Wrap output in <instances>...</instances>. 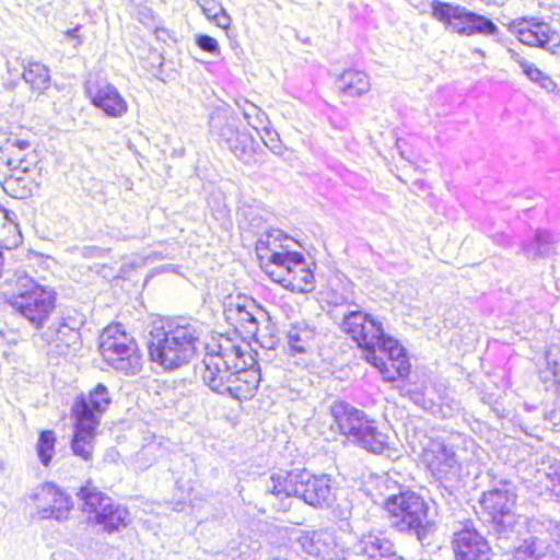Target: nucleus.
Listing matches in <instances>:
<instances>
[{
    "label": "nucleus",
    "instance_id": "obj_1",
    "mask_svg": "<svg viewBox=\"0 0 560 560\" xmlns=\"http://www.w3.org/2000/svg\"><path fill=\"white\" fill-rule=\"evenodd\" d=\"M199 338V329L187 319L167 320L151 332L149 354L165 370H176L195 358Z\"/></svg>",
    "mask_w": 560,
    "mask_h": 560
},
{
    "label": "nucleus",
    "instance_id": "obj_2",
    "mask_svg": "<svg viewBox=\"0 0 560 560\" xmlns=\"http://www.w3.org/2000/svg\"><path fill=\"white\" fill-rule=\"evenodd\" d=\"M265 493L280 500L295 497L316 509L331 506L336 498L335 480L330 475H313L306 469L272 474L266 481Z\"/></svg>",
    "mask_w": 560,
    "mask_h": 560
},
{
    "label": "nucleus",
    "instance_id": "obj_3",
    "mask_svg": "<svg viewBox=\"0 0 560 560\" xmlns=\"http://www.w3.org/2000/svg\"><path fill=\"white\" fill-rule=\"evenodd\" d=\"M388 513L389 526L396 532L416 537L421 544H429L435 532V524L429 518V506L415 491H400L384 501Z\"/></svg>",
    "mask_w": 560,
    "mask_h": 560
},
{
    "label": "nucleus",
    "instance_id": "obj_4",
    "mask_svg": "<svg viewBox=\"0 0 560 560\" xmlns=\"http://www.w3.org/2000/svg\"><path fill=\"white\" fill-rule=\"evenodd\" d=\"M7 282L13 287L9 304L33 327L42 328L55 310V290L37 283L24 271H16Z\"/></svg>",
    "mask_w": 560,
    "mask_h": 560
},
{
    "label": "nucleus",
    "instance_id": "obj_5",
    "mask_svg": "<svg viewBox=\"0 0 560 560\" xmlns=\"http://www.w3.org/2000/svg\"><path fill=\"white\" fill-rule=\"evenodd\" d=\"M480 504L498 540L517 538L522 523L515 512L516 493L511 483L501 482L498 487L483 492Z\"/></svg>",
    "mask_w": 560,
    "mask_h": 560
},
{
    "label": "nucleus",
    "instance_id": "obj_6",
    "mask_svg": "<svg viewBox=\"0 0 560 560\" xmlns=\"http://www.w3.org/2000/svg\"><path fill=\"white\" fill-rule=\"evenodd\" d=\"M431 16L442 23L446 30L460 36L475 34L498 37L499 27L487 16L468 10L466 7L432 0L430 2Z\"/></svg>",
    "mask_w": 560,
    "mask_h": 560
},
{
    "label": "nucleus",
    "instance_id": "obj_7",
    "mask_svg": "<svg viewBox=\"0 0 560 560\" xmlns=\"http://www.w3.org/2000/svg\"><path fill=\"white\" fill-rule=\"evenodd\" d=\"M206 350L202 360V381L211 390L222 395L226 390L234 369L237 368V362L245 357V353L231 340H225L224 343L207 345Z\"/></svg>",
    "mask_w": 560,
    "mask_h": 560
},
{
    "label": "nucleus",
    "instance_id": "obj_8",
    "mask_svg": "<svg viewBox=\"0 0 560 560\" xmlns=\"http://www.w3.org/2000/svg\"><path fill=\"white\" fill-rule=\"evenodd\" d=\"M100 351L108 365L125 374L135 375L141 370V355L132 337L119 326L107 327L101 335Z\"/></svg>",
    "mask_w": 560,
    "mask_h": 560
},
{
    "label": "nucleus",
    "instance_id": "obj_9",
    "mask_svg": "<svg viewBox=\"0 0 560 560\" xmlns=\"http://www.w3.org/2000/svg\"><path fill=\"white\" fill-rule=\"evenodd\" d=\"M340 328L364 350L368 362L378 364L376 346L385 335L380 320L361 310H351L342 315Z\"/></svg>",
    "mask_w": 560,
    "mask_h": 560
},
{
    "label": "nucleus",
    "instance_id": "obj_10",
    "mask_svg": "<svg viewBox=\"0 0 560 560\" xmlns=\"http://www.w3.org/2000/svg\"><path fill=\"white\" fill-rule=\"evenodd\" d=\"M510 31L527 46L552 51L558 46L559 36L551 26L536 16H524L512 21Z\"/></svg>",
    "mask_w": 560,
    "mask_h": 560
},
{
    "label": "nucleus",
    "instance_id": "obj_11",
    "mask_svg": "<svg viewBox=\"0 0 560 560\" xmlns=\"http://www.w3.org/2000/svg\"><path fill=\"white\" fill-rule=\"evenodd\" d=\"M452 548L456 560H492L495 555L488 539L471 524L454 533Z\"/></svg>",
    "mask_w": 560,
    "mask_h": 560
},
{
    "label": "nucleus",
    "instance_id": "obj_12",
    "mask_svg": "<svg viewBox=\"0 0 560 560\" xmlns=\"http://www.w3.org/2000/svg\"><path fill=\"white\" fill-rule=\"evenodd\" d=\"M296 542L311 560H347L346 552L328 530L302 532Z\"/></svg>",
    "mask_w": 560,
    "mask_h": 560
},
{
    "label": "nucleus",
    "instance_id": "obj_13",
    "mask_svg": "<svg viewBox=\"0 0 560 560\" xmlns=\"http://www.w3.org/2000/svg\"><path fill=\"white\" fill-rule=\"evenodd\" d=\"M422 459L438 479L451 480L458 475L457 456L452 447L446 446L442 441H430L423 448Z\"/></svg>",
    "mask_w": 560,
    "mask_h": 560
},
{
    "label": "nucleus",
    "instance_id": "obj_14",
    "mask_svg": "<svg viewBox=\"0 0 560 560\" xmlns=\"http://www.w3.org/2000/svg\"><path fill=\"white\" fill-rule=\"evenodd\" d=\"M376 349L388 355L389 363L377 357V363L373 364L378 369L383 378L387 382H395L399 377H406L410 371V364L405 348L395 338L384 335L380 339Z\"/></svg>",
    "mask_w": 560,
    "mask_h": 560
},
{
    "label": "nucleus",
    "instance_id": "obj_15",
    "mask_svg": "<svg viewBox=\"0 0 560 560\" xmlns=\"http://www.w3.org/2000/svg\"><path fill=\"white\" fill-rule=\"evenodd\" d=\"M75 319H61L60 323L49 326L39 338L48 347L50 355H67L80 340L79 325Z\"/></svg>",
    "mask_w": 560,
    "mask_h": 560
},
{
    "label": "nucleus",
    "instance_id": "obj_16",
    "mask_svg": "<svg viewBox=\"0 0 560 560\" xmlns=\"http://www.w3.org/2000/svg\"><path fill=\"white\" fill-rule=\"evenodd\" d=\"M34 499L39 502L38 514L42 518L67 520L73 506L71 498L51 482L43 485Z\"/></svg>",
    "mask_w": 560,
    "mask_h": 560
},
{
    "label": "nucleus",
    "instance_id": "obj_17",
    "mask_svg": "<svg viewBox=\"0 0 560 560\" xmlns=\"http://www.w3.org/2000/svg\"><path fill=\"white\" fill-rule=\"evenodd\" d=\"M112 398L107 387L98 383L88 395L78 396L72 406L74 419H84L100 424L102 415L107 410Z\"/></svg>",
    "mask_w": 560,
    "mask_h": 560
},
{
    "label": "nucleus",
    "instance_id": "obj_18",
    "mask_svg": "<svg viewBox=\"0 0 560 560\" xmlns=\"http://www.w3.org/2000/svg\"><path fill=\"white\" fill-rule=\"evenodd\" d=\"M330 413L340 433L352 442L369 428L370 419L366 415L346 401H334L330 406Z\"/></svg>",
    "mask_w": 560,
    "mask_h": 560
},
{
    "label": "nucleus",
    "instance_id": "obj_19",
    "mask_svg": "<svg viewBox=\"0 0 560 560\" xmlns=\"http://www.w3.org/2000/svg\"><path fill=\"white\" fill-rule=\"evenodd\" d=\"M228 320H235L248 337L258 332L261 319H268L267 312L253 299H243V303H230L224 311Z\"/></svg>",
    "mask_w": 560,
    "mask_h": 560
},
{
    "label": "nucleus",
    "instance_id": "obj_20",
    "mask_svg": "<svg viewBox=\"0 0 560 560\" xmlns=\"http://www.w3.org/2000/svg\"><path fill=\"white\" fill-rule=\"evenodd\" d=\"M352 550L365 560H402L393 541L382 533L369 532L361 535L353 544Z\"/></svg>",
    "mask_w": 560,
    "mask_h": 560
},
{
    "label": "nucleus",
    "instance_id": "obj_21",
    "mask_svg": "<svg viewBox=\"0 0 560 560\" xmlns=\"http://www.w3.org/2000/svg\"><path fill=\"white\" fill-rule=\"evenodd\" d=\"M260 381V372L254 364L247 368V363L242 357L234 369L232 377L223 395L243 400L254 396Z\"/></svg>",
    "mask_w": 560,
    "mask_h": 560
},
{
    "label": "nucleus",
    "instance_id": "obj_22",
    "mask_svg": "<svg viewBox=\"0 0 560 560\" xmlns=\"http://www.w3.org/2000/svg\"><path fill=\"white\" fill-rule=\"evenodd\" d=\"M293 264L285 275H277L275 270L268 271L269 277L275 281L296 292H311L314 289V275L306 267L304 256L294 253Z\"/></svg>",
    "mask_w": 560,
    "mask_h": 560
},
{
    "label": "nucleus",
    "instance_id": "obj_23",
    "mask_svg": "<svg viewBox=\"0 0 560 560\" xmlns=\"http://www.w3.org/2000/svg\"><path fill=\"white\" fill-rule=\"evenodd\" d=\"M91 103L106 116L120 118L128 112V104L119 91L112 84L100 85L86 90Z\"/></svg>",
    "mask_w": 560,
    "mask_h": 560
},
{
    "label": "nucleus",
    "instance_id": "obj_24",
    "mask_svg": "<svg viewBox=\"0 0 560 560\" xmlns=\"http://www.w3.org/2000/svg\"><path fill=\"white\" fill-rule=\"evenodd\" d=\"M210 133L217 138V141L222 144H228L232 139L241 135L238 128V119L236 115L225 108L215 109L211 113L209 118Z\"/></svg>",
    "mask_w": 560,
    "mask_h": 560
},
{
    "label": "nucleus",
    "instance_id": "obj_25",
    "mask_svg": "<svg viewBox=\"0 0 560 560\" xmlns=\"http://www.w3.org/2000/svg\"><path fill=\"white\" fill-rule=\"evenodd\" d=\"M210 133L217 138V141L222 144H228L232 139L241 135L238 128V119L236 115L225 108L215 109L211 113L209 118Z\"/></svg>",
    "mask_w": 560,
    "mask_h": 560
},
{
    "label": "nucleus",
    "instance_id": "obj_26",
    "mask_svg": "<svg viewBox=\"0 0 560 560\" xmlns=\"http://www.w3.org/2000/svg\"><path fill=\"white\" fill-rule=\"evenodd\" d=\"M210 133L217 138V141L222 144H228L232 139L241 135L238 128V119L236 115L225 108L215 109L211 113L209 118Z\"/></svg>",
    "mask_w": 560,
    "mask_h": 560
},
{
    "label": "nucleus",
    "instance_id": "obj_27",
    "mask_svg": "<svg viewBox=\"0 0 560 560\" xmlns=\"http://www.w3.org/2000/svg\"><path fill=\"white\" fill-rule=\"evenodd\" d=\"M74 434L71 441V450L75 456L85 462L93 458L95 432L100 424L84 419H74Z\"/></svg>",
    "mask_w": 560,
    "mask_h": 560
},
{
    "label": "nucleus",
    "instance_id": "obj_28",
    "mask_svg": "<svg viewBox=\"0 0 560 560\" xmlns=\"http://www.w3.org/2000/svg\"><path fill=\"white\" fill-rule=\"evenodd\" d=\"M316 338L315 326L301 320L290 325L287 331V343L290 354L306 353Z\"/></svg>",
    "mask_w": 560,
    "mask_h": 560
},
{
    "label": "nucleus",
    "instance_id": "obj_29",
    "mask_svg": "<svg viewBox=\"0 0 560 560\" xmlns=\"http://www.w3.org/2000/svg\"><path fill=\"white\" fill-rule=\"evenodd\" d=\"M128 515L126 508L115 504L110 499L109 504L98 510L94 520L97 524L103 525L105 532L113 533L128 525Z\"/></svg>",
    "mask_w": 560,
    "mask_h": 560
},
{
    "label": "nucleus",
    "instance_id": "obj_30",
    "mask_svg": "<svg viewBox=\"0 0 560 560\" xmlns=\"http://www.w3.org/2000/svg\"><path fill=\"white\" fill-rule=\"evenodd\" d=\"M508 52L510 58L518 65L522 72L532 82L536 83L541 89H545L547 92H553L556 90L557 84L553 82V80L548 74L538 69L535 63L525 59L514 49H509Z\"/></svg>",
    "mask_w": 560,
    "mask_h": 560
},
{
    "label": "nucleus",
    "instance_id": "obj_31",
    "mask_svg": "<svg viewBox=\"0 0 560 560\" xmlns=\"http://www.w3.org/2000/svg\"><path fill=\"white\" fill-rule=\"evenodd\" d=\"M337 86L349 96H361L370 91L371 84L366 73L350 69L338 78Z\"/></svg>",
    "mask_w": 560,
    "mask_h": 560
},
{
    "label": "nucleus",
    "instance_id": "obj_32",
    "mask_svg": "<svg viewBox=\"0 0 560 560\" xmlns=\"http://www.w3.org/2000/svg\"><path fill=\"white\" fill-rule=\"evenodd\" d=\"M226 147L244 164H252L255 161V153L259 143L250 132L242 130L241 135L235 136Z\"/></svg>",
    "mask_w": 560,
    "mask_h": 560
},
{
    "label": "nucleus",
    "instance_id": "obj_33",
    "mask_svg": "<svg viewBox=\"0 0 560 560\" xmlns=\"http://www.w3.org/2000/svg\"><path fill=\"white\" fill-rule=\"evenodd\" d=\"M522 527H520L518 536L515 539H501L500 542H511L508 546H501L506 552L512 555V560H528L534 559L536 556V537L527 534L522 538Z\"/></svg>",
    "mask_w": 560,
    "mask_h": 560
},
{
    "label": "nucleus",
    "instance_id": "obj_34",
    "mask_svg": "<svg viewBox=\"0 0 560 560\" xmlns=\"http://www.w3.org/2000/svg\"><path fill=\"white\" fill-rule=\"evenodd\" d=\"M353 443L375 454L388 447L387 436L377 430L372 420L369 422V428L362 431Z\"/></svg>",
    "mask_w": 560,
    "mask_h": 560
},
{
    "label": "nucleus",
    "instance_id": "obj_35",
    "mask_svg": "<svg viewBox=\"0 0 560 560\" xmlns=\"http://www.w3.org/2000/svg\"><path fill=\"white\" fill-rule=\"evenodd\" d=\"M77 495L82 501V510L89 514H98V510L109 504L110 498L105 493L98 491L90 483L80 489Z\"/></svg>",
    "mask_w": 560,
    "mask_h": 560
},
{
    "label": "nucleus",
    "instance_id": "obj_36",
    "mask_svg": "<svg viewBox=\"0 0 560 560\" xmlns=\"http://www.w3.org/2000/svg\"><path fill=\"white\" fill-rule=\"evenodd\" d=\"M3 190L16 199H26L32 196L34 186H37L32 175L25 177L4 176L1 183Z\"/></svg>",
    "mask_w": 560,
    "mask_h": 560
},
{
    "label": "nucleus",
    "instance_id": "obj_37",
    "mask_svg": "<svg viewBox=\"0 0 560 560\" xmlns=\"http://www.w3.org/2000/svg\"><path fill=\"white\" fill-rule=\"evenodd\" d=\"M24 81L31 84L33 90L43 91L49 86V69L37 61L28 62L22 73Z\"/></svg>",
    "mask_w": 560,
    "mask_h": 560
},
{
    "label": "nucleus",
    "instance_id": "obj_38",
    "mask_svg": "<svg viewBox=\"0 0 560 560\" xmlns=\"http://www.w3.org/2000/svg\"><path fill=\"white\" fill-rule=\"evenodd\" d=\"M38 163L39 159L36 151L28 150L24 154L12 152V156L7 161V166H18V173L22 172L25 173V175H32L37 168Z\"/></svg>",
    "mask_w": 560,
    "mask_h": 560
},
{
    "label": "nucleus",
    "instance_id": "obj_39",
    "mask_svg": "<svg viewBox=\"0 0 560 560\" xmlns=\"http://www.w3.org/2000/svg\"><path fill=\"white\" fill-rule=\"evenodd\" d=\"M295 252H277V249H271V254L268 257V264H266L265 270L268 271L275 270L277 275H285L293 264V255Z\"/></svg>",
    "mask_w": 560,
    "mask_h": 560
},
{
    "label": "nucleus",
    "instance_id": "obj_40",
    "mask_svg": "<svg viewBox=\"0 0 560 560\" xmlns=\"http://www.w3.org/2000/svg\"><path fill=\"white\" fill-rule=\"evenodd\" d=\"M535 241L537 244L536 249H532L529 245H523V252L528 258H538L546 256L550 253L553 238L552 235L547 231H537L535 234Z\"/></svg>",
    "mask_w": 560,
    "mask_h": 560
},
{
    "label": "nucleus",
    "instance_id": "obj_41",
    "mask_svg": "<svg viewBox=\"0 0 560 560\" xmlns=\"http://www.w3.org/2000/svg\"><path fill=\"white\" fill-rule=\"evenodd\" d=\"M56 436L54 431H42L37 442V453L40 463L48 466L55 454Z\"/></svg>",
    "mask_w": 560,
    "mask_h": 560
},
{
    "label": "nucleus",
    "instance_id": "obj_42",
    "mask_svg": "<svg viewBox=\"0 0 560 560\" xmlns=\"http://www.w3.org/2000/svg\"><path fill=\"white\" fill-rule=\"evenodd\" d=\"M237 105L242 109V113L248 125H250L256 130H258L259 127H264L267 115L258 106L247 100H244L243 104L237 102Z\"/></svg>",
    "mask_w": 560,
    "mask_h": 560
},
{
    "label": "nucleus",
    "instance_id": "obj_43",
    "mask_svg": "<svg viewBox=\"0 0 560 560\" xmlns=\"http://www.w3.org/2000/svg\"><path fill=\"white\" fill-rule=\"evenodd\" d=\"M161 455H162V450L160 447V444L154 443V442L153 443H149V444L144 445L137 453V463H139L141 468H148Z\"/></svg>",
    "mask_w": 560,
    "mask_h": 560
},
{
    "label": "nucleus",
    "instance_id": "obj_44",
    "mask_svg": "<svg viewBox=\"0 0 560 560\" xmlns=\"http://www.w3.org/2000/svg\"><path fill=\"white\" fill-rule=\"evenodd\" d=\"M0 143L5 145V149L12 152L22 154L23 151H28L32 147L31 142L26 139L19 137L13 133H2L0 135Z\"/></svg>",
    "mask_w": 560,
    "mask_h": 560
},
{
    "label": "nucleus",
    "instance_id": "obj_45",
    "mask_svg": "<svg viewBox=\"0 0 560 560\" xmlns=\"http://www.w3.org/2000/svg\"><path fill=\"white\" fill-rule=\"evenodd\" d=\"M133 14L136 19L148 28L155 26V24L160 21L154 11L145 4L136 5Z\"/></svg>",
    "mask_w": 560,
    "mask_h": 560
},
{
    "label": "nucleus",
    "instance_id": "obj_46",
    "mask_svg": "<svg viewBox=\"0 0 560 560\" xmlns=\"http://www.w3.org/2000/svg\"><path fill=\"white\" fill-rule=\"evenodd\" d=\"M545 487L560 502V467L555 468L552 472L546 474Z\"/></svg>",
    "mask_w": 560,
    "mask_h": 560
},
{
    "label": "nucleus",
    "instance_id": "obj_47",
    "mask_svg": "<svg viewBox=\"0 0 560 560\" xmlns=\"http://www.w3.org/2000/svg\"><path fill=\"white\" fill-rule=\"evenodd\" d=\"M242 215L248 221L252 228H260L265 221L258 207H244L242 209Z\"/></svg>",
    "mask_w": 560,
    "mask_h": 560
},
{
    "label": "nucleus",
    "instance_id": "obj_48",
    "mask_svg": "<svg viewBox=\"0 0 560 560\" xmlns=\"http://www.w3.org/2000/svg\"><path fill=\"white\" fill-rule=\"evenodd\" d=\"M196 43L202 50L207 52L218 54L220 51L218 40L209 35L197 36Z\"/></svg>",
    "mask_w": 560,
    "mask_h": 560
},
{
    "label": "nucleus",
    "instance_id": "obj_49",
    "mask_svg": "<svg viewBox=\"0 0 560 560\" xmlns=\"http://www.w3.org/2000/svg\"><path fill=\"white\" fill-rule=\"evenodd\" d=\"M352 511V504L348 500H345L343 502L338 503L334 508V514L336 517H338L341 521H348L351 516Z\"/></svg>",
    "mask_w": 560,
    "mask_h": 560
},
{
    "label": "nucleus",
    "instance_id": "obj_50",
    "mask_svg": "<svg viewBox=\"0 0 560 560\" xmlns=\"http://www.w3.org/2000/svg\"><path fill=\"white\" fill-rule=\"evenodd\" d=\"M207 18L210 20H213L215 22V24L222 28H226L230 26L231 19L225 13L223 8H219L218 12L213 13V15H210L209 13H207Z\"/></svg>",
    "mask_w": 560,
    "mask_h": 560
},
{
    "label": "nucleus",
    "instance_id": "obj_51",
    "mask_svg": "<svg viewBox=\"0 0 560 560\" xmlns=\"http://www.w3.org/2000/svg\"><path fill=\"white\" fill-rule=\"evenodd\" d=\"M267 233L269 234L271 244H272L275 249H277V247H281V248H285L287 249L289 247L288 245H283L281 243L282 241L289 240V237L282 231H280V230H270Z\"/></svg>",
    "mask_w": 560,
    "mask_h": 560
},
{
    "label": "nucleus",
    "instance_id": "obj_52",
    "mask_svg": "<svg viewBox=\"0 0 560 560\" xmlns=\"http://www.w3.org/2000/svg\"><path fill=\"white\" fill-rule=\"evenodd\" d=\"M151 28L153 30V33L158 40L163 43H167L168 39L174 40V34L170 30L160 25V21L155 24V26H152Z\"/></svg>",
    "mask_w": 560,
    "mask_h": 560
},
{
    "label": "nucleus",
    "instance_id": "obj_53",
    "mask_svg": "<svg viewBox=\"0 0 560 560\" xmlns=\"http://www.w3.org/2000/svg\"><path fill=\"white\" fill-rule=\"evenodd\" d=\"M271 249H275L272 244H271V241H270V237H269V234L266 233L265 235H262L261 237H259L256 242V252L259 256H261V253L264 250H270Z\"/></svg>",
    "mask_w": 560,
    "mask_h": 560
},
{
    "label": "nucleus",
    "instance_id": "obj_54",
    "mask_svg": "<svg viewBox=\"0 0 560 560\" xmlns=\"http://www.w3.org/2000/svg\"><path fill=\"white\" fill-rule=\"evenodd\" d=\"M547 359L555 364L556 371L560 372V348L553 347L548 351Z\"/></svg>",
    "mask_w": 560,
    "mask_h": 560
},
{
    "label": "nucleus",
    "instance_id": "obj_55",
    "mask_svg": "<svg viewBox=\"0 0 560 560\" xmlns=\"http://www.w3.org/2000/svg\"><path fill=\"white\" fill-rule=\"evenodd\" d=\"M103 253V249L100 247H83L82 255L84 257H100Z\"/></svg>",
    "mask_w": 560,
    "mask_h": 560
},
{
    "label": "nucleus",
    "instance_id": "obj_56",
    "mask_svg": "<svg viewBox=\"0 0 560 560\" xmlns=\"http://www.w3.org/2000/svg\"><path fill=\"white\" fill-rule=\"evenodd\" d=\"M265 144L276 154L281 153V145L279 143V140H275L273 138L270 139V143L265 141Z\"/></svg>",
    "mask_w": 560,
    "mask_h": 560
},
{
    "label": "nucleus",
    "instance_id": "obj_57",
    "mask_svg": "<svg viewBox=\"0 0 560 560\" xmlns=\"http://www.w3.org/2000/svg\"><path fill=\"white\" fill-rule=\"evenodd\" d=\"M79 28H80V27L78 26V27H74V28L68 30V31L66 32V35H67L68 37H71V38H75V39H77V44L74 45V47H77V46H79V45H81V44H82L81 39H80V38H79V36H78V31H79Z\"/></svg>",
    "mask_w": 560,
    "mask_h": 560
},
{
    "label": "nucleus",
    "instance_id": "obj_58",
    "mask_svg": "<svg viewBox=\"0 0 560 560\" xmlns=\"http://www.w3.org/2000/svg\"><path fill=\"white\" fill-rule=\"evenodd\" d=\"M533 560H559L553 553H544L535 557Z\"/></svg>",
    "mask_w": 560,
    "mask_h": 560
},
{
    "label": "nucleus",
    "instance_id": "obj_59",
    "mask_svg": "<svg viewBox=\"0 0 560 560\" xmlns=\"http://www.w3.org/2000/svg\"><path fill=\"white\" fill-rule=\"evenodd\" d=\"M10 170V174L7 176H14V177H25V173L19 172L18 173V166H8Z\"/></svg>",
    "mask_w": 560,
    "mask_h": 560
},
{
    "label": "nucleus",
    "instance_id": "obj_60",
    "mask_svg": "<svg viewBox=\"0 0 560 560\" xmlns=\"http://www.w3.org/2000/svg\"><path fill=\"white\" fill-rule=\"evenodd\" d=\"M4 212L7 213V215L2 214V215L0 217V221H2V220H7V221H10V222H13V218H12V215H13V217H15V213H14V212H11V211H8L7 209H4Z\"/></svg>",
    "mask_w": 560,
    "mask_h": 560
},
{
    "label": "nucleus",
    "instance_id": "obj_61",
    "mask_svg": "<svg viewBox=\"0 0 560 560\" xmlns=\"http://www.w3.org/2000/svg\"><path fill=\"white\" fill-rule=\"evenodd\" d=\"M202 9H203V12H205L206 15H207V13H209L210 15H213V13L217 12L215 11V9H217L215 7L214 8H206V7H203Z\"/></svg>",
    "mask_w": 560,
    "mask_h": 560
},
{
    "label": "nucleus",
    "instance_id": "obj_62",
    "mask_svg": "<svg viewBox=\"0 0 560 560\" xmlns=\"http://www.w3.org/2000/svg\"><path fill=\"white\" fill-rule=\"evenodd\" d=\"M525 245H529L532 247V249H536L537 248V244H536L535 240L533 242H530V243H526Z\"/></svg>",
    "mask_w": 560,
    "mask_h": 560
},
{
    "label": "nucleus",
    "instance_id": "obj_63",
    "mask_svg": "<svg viewBox=\"0 0 560 560\" xmlns=\"http://www.w3.org/2000/svg\"><path fill=\"white\" fill-rule=\"evenodd\" d=\"M4 470V464L2 460H0V472H2Z\"/></svg>",
    "mask_w": 560,
    "mask_h": 560
},
{
    "label": "nucleus",
    "instance_id": "obj_64",
    "mask_svg": "<svg viewBox=\"0 0 560 560\" xmlns=\"http://www.w3.org/2000/svg\"><path fill=\"white\" fill-rule=\"evenodd\" d=\"M271 560H288V559H284V558H273Z\"/></svg>",
    "mask_w": 560,
    "mask_h": 560
}]
</instances>
